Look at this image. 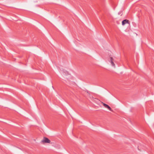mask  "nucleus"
Segmentation results:
<instances>
[{"instance_id":"nucleus-1","label":"nucleus","mask_w":154,"mask_h":154,"mask_svg":"<svg viewBox=\"0 0 154 154\" xmlns=\"http://www.w3.org/2000/svg\"><path fill=\"white\" fill-rule=\"evenodd\" d=\"M51 141L47 138L44 137L42 140V142L43 143H50Z\"/></svg>"},{"instance_id":"nucleus-2","label":"nucleus","mask_w":154,"mask_h":154,"mask_svg":"<svg viewBox=\"0 0 154 154\" xmlns=\"http://www.w3.org/2000/svg\"><path fill=\"white\" fill-rule=\"evenodd\" d=\"M101 103L103 104V105L105 108L107 109L110 111H112V110L111 107L108 105L103 103V102H101Z\"/></svg>"},{"instance_id":"nucleus-3","label":"nucleus","mask_w":154,"mask_h":154,"mask_svg":"<svg viewBox=\"0 0 154 154\" xmlns=\"http://www.w3.org/2000/svg\"><path fill=\"white\" fill-rule=\"evenodd\" d=\"M110 60L109 61L111 63V65H112V66L115 67V64L113 62L114 60L112 58V57H110Z\"/></svg>"},{"instance_id":"nucleus-4","label":"nucleus","mask_w":154,"mask_h":154,"mask_svg":"<svg viewBox=\"0 0 154 154\" xmlns=\"http://www.w3.org/2000/svg\"><path fill=\"white\" fill-rule=\"evenodd\" d=\"M129 21L127 19H125L123 20L122 22V24L123 26L125 24L127 23H129Z\"/></svg>"},{"instance_id":"nucleus-5","label":"nucleus","mask_w":154,"mask_h":154,"mask_svg":"<svg viewBox=\"0 0 154 154\" xmlns=\"http://www.w3.org/2000/svg\"><path fill=\"white\" fill-rule=\"evenodd\" d=\"M122 11H120L118 13V14L119 15H120L121 16H122Z\"/></svg>"},{"instance_id":"nucleus-6","label":"nucleus","mask_w":154,"mask_h":154,"mask_svg":"<svg viewBox=\"0 0 154 154\" xmlns=\"http://www.w3.org/2000/svg\"><path fill=\"white\" fill-rule=\"evenodd\" d=\"M63 72L64 73H65V74H66L67 73V72L66 71H63Z\"/></svg>"}]
</instances>
